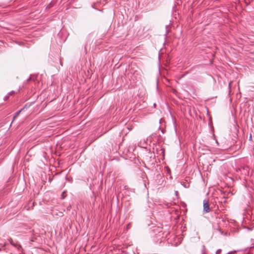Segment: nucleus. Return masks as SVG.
<instances>
[{
	"label": "nucleus",
	"mask_w": 254,
	"mask_h": 254,
	"mask_svg": "<svg viewBox=\"0 0 254 254\" xmlns=\"http://www.w3.org/2000/svg\"><path fill=\"white\" fill-rule=\"evenodd\" d=\"M21 111H19L18 112H17L15 114V115L13 117V119H14L15 118H16L19 114V113H20Z\"/></svg>",
	"instance_id": "2"
},
{
	"label": "nucleus",
	"mask_w": 254,
	"mask_h": 254,
	"mask_svg": "<svg viewBox=\"0 0 254 254\" xmlns=\"http://www.w3.org/2000/svg\"><path fill=\"white\" fill-rule=\"evenodd\" d=\"M203 210L205 213H208L211 211L208 200L205 199L203 201Z\"/></svg>",
	"instance_id": "1"
},
{
	"label": "nucleus",
	"mask_w": 254,
	"mask_h": 254,
	"mask_svg": "<svg viewBox=\"0 0 254 254\" xmlns=\"http://www.w3.org/2000/svg\"><path fill=\"white\" fill-rule=\"evenodd\" d=\"M64 193H65V192H63V193H62V199H64V197H65Z\"/></svg>",
	"instance_id": "4"
},
{
	"label": "nucleus",
	"mask_w": 254,
	"mask_h": 254,
	"mask_svg": "<svg viewBox=\"0 0 254 254\" xmlns=\"http://www.w3.org/2000/svg\"><path fill=\"white\" fill-rule=\"evenodd\" d=\"M221 252H222V250L221 249H218L216 252V254H220L221 253Z\"/></svg>",
	"instance_id": "3"
}]
</instances>
